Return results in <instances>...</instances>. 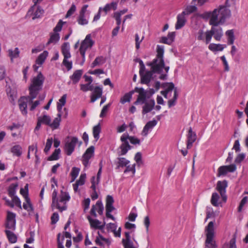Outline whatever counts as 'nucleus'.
Masks as SVG:
<instances>
[{
  "label": "nucleus",
  "mask_w": 248,
  "mask_h": 248,
  "mask_svg": "<svg viewBox=\"0 0 248 248\" xmlns=\"http://www.w3.org/2000/svg\"><path fill=\"white\" fill-rule=\"evenodd\" d=\"M157 54L155 58L152 62L147 63V65L151 67L150 71H147L140 75L141 83L148 84L150 83L154 73L160 74L159 78L161 80H166L167 78V73L170 67L165 66L164 60V47L163 46H157Z\"/></svg>",
  "instance_id": "nucleus-1"
},
{
  "label": "nucleus",
  "mask_w": 248,
  "mask_h": 248,
  "mask_svg": "<svg viewBox=\"0 0 248 248\" xmlns=\"http://www.w3.org/2000/svg\"><path fill=\"white\" fill-rule=\"evenodd\" d=\"M209 23L212 27L210 30H207L205 32L206 44L210 42L212 36L217 41H220L223 35L222 28L218 26L221 24L217 22L216 17L210 18Z\"/></svg>",
  "instance_id": "nucleus-2"
},
{
  "label": "nucleus",
  "mask_w": 248,
  "mask_h": 248,
  "mask_svg": "<svg viewBox=\"0 0 248 248\" xmlns=\"http://www.w3.org/2000/svg\"><path fill=\"white\" fill-rule=\"evenodd\" d=\"M120 140L122 144L119 148L120 151L118 152L119 156L126 155L127 152L132 149V147L130 145L129 142L134 145L140 144V140L134 136H130L127 133L123 134L121 137Z\"/></svg>",
  "instance_id": "nucleus-3"
},
{
  "label": "nucleus",
  "mask_w": 248,
  "mask_h": 248,
  "mask_svg": "<svg viewBox=\"0 0 248 248\" xmlns=\"http://www.w3.org/2000/svg\"><path fill=\"white\" fill-rule=\"evenodd\" d=\"M44 80L45 78L41 72L32 78L29 88L32 99L35 98L39 91L42 90Z\"/></svg>",
  "instance_id": "nucleus-4"
},
{
  "label": "nucleus",
  "mask_w": 248,
  "mask_h": 248,
  "mask_svg": "<svg viewBox=\"0 0 248 248\" xmlns=\"http://www.w3.org/2000/svg\"><path fill=\"white\" fill-rule=\"evenodd\" d=\"M231 15V11L225 6H220L218 9H215L212 13L210 18L216 17L217 22L223 24L226 19Z\"/></svg>",
  "instance_id": "nucleus-5"
},
{
  "label": "nucleus",
  "mask_w": 248,
  "mask_h": 248,
  "mask_svg": "<svg viewBox=\"0 0 248 248\" xmlns=\"http://www.w3.org/2000/svg\"><path fill=\"white\" fill-rule=\"evenodd\" d=\"M206 239L205 241V248H217V245L214 239L215 236L214 223L210 221L205 227Z\"/></svg>",
  "instance_id": "nucleus-6"
},
{
  "label": "nucleus",
  "mask_w": 248,
  "mask_h": 248,
  "mask_svg": "<svg viewBox=\"0 0 248 248\" xmlns=\"http://www.w3.org/2000/svg\"><path fill=\"white\" fill-rule=\"evenodd\" d=\"M94 43V42L91 39V35L90 34L87 35L78 50L82 57V60L79 63L80 65H82L85 62V54L86 49L91 48Z\"/></svg>",
  "instance_id": "nucleus-7"
},
{
  "label": "nucleus",
  "mask_w": 248,
  "mask_h": 248,
  "mask_svg": "<svg viewBox=\"0 0 248 248\" xmlns=\"http://www.w3.org/2000/svg\"><path fill=\"white\" fill-rule=\"evenodd\" d=\"M31 95L30 94L27 96H22L18 100V106L19 109L23 115H26L27 113V105L28 103H32V100Z\"/></svg>",
  "instance_id": "nucleus-8"
},
{
  "label": "nucleus",
  "mask_w": 248,
  "mask_h": 248,
  "mask_svg": "<svg viewBox=\"0 0 248 248\" xmlns=\"http://www.w3.org/2000/svg\"><path fill=\"white\" fill-rule=\"evenodd\" d=\"M78 141V139L76 137L68 138L66 140L64 150L66 154L68 155H71L74 151L76 143Z\"/></svg>",
  "instance_id": "nucleus-9"
},
{
  "label": "nucleus",
  "mask_w": 248,
  "mask_h": 248,
  "mask_svg": "<svg viewBox=\"0 0 248 248\" xmlns=\"http://www.w3.org/2000/svg\"><path fill=\"white\" fill-rule=\"evenodd\" d=\"M134 93H139L137 100L135 102V105L143 104L146 102L147 91L144 90L142 88L136 87L134 89Z\"/></svg>",
  "instance_id": "nucleus-10"
},
{
  "label": "nucleus",
  "mask_w": 248,
  "mask_h": 248,
  "mask_svg": "<svg viewBox=\"0 0 248 248\" xmlns=\"http://www.w3.org/2000/svg\"><path fill=\"white\" fill-rule=\"evenodd\" d=\"M103 211L104 206L102 202L101 201L98 200L97 201L95 205H93L92 206L90 213L91 216L96 217H97L96 211H97L100 215H102L103 213Z\"/></svg>",
  "instance_id": "nucleus-11"
},
{
  "label": "nucleus",
  "mask_w": 248,
  "mask_h": 248,
  "mask_svg": "<svg viewBox=\"0 0 248 248\" xmlns=\"http://www.w3.org/2000/svg\"><path fill=\"white\" fill-rule=\"evenodd\" d=\"M94 147L93 146H90L82 156V163L85 167L89 166V160L93 156L94 154Z\"/></svg>",
  "instance_id": "nucleus-12"
},
{
  "label": "nucleus",
  "mask_w": 248,
  "mask_h": 248,
  "mask_svg": "<svg viewBox=\"0 0 248 248\" xmlns=\"http://www.w3.org/2000/svg\"><path fill=\"white\" fill-rule=\"evenodd\" d=\"M87 219L89 221L91 227L95 229H100L102 230L105 226L106 222L104 221L103 224L99 220L96 219H93L90 216L87 217Z\"/></svg>",
  "instance_id": "nucleus-13"
},
{
  "label": "nucleus",
  "mask_w": 248,
  "mask_h": 248,
  "mask_svg": "<svg viewBox=\"0 0 248 248\" xmlns=\"http://www.w3.org/2000/svg\"><path fill=\"white\" fill-rule=\"evenodd\" d=\"M57 192L55 189L52 193V207H56L60 211L62 212L66 209V205H60V203L59 202V200L57 197Z\"/></svg>",
  "instance_id": "nucleus-14"
},
{
  "label": "nucleus",
  "mask_w": 248,
  "mask_h": 248,
  "mask_svg": "<svg viewBox=\"0 0 248 248\" xmlns=\"http://www.w3.org/2000/svg\"><path fill=\"white\" fill-rule=\"evenodd\" d=\"M124 234L125 238L122 239V243L124 248H138L134 246V243L131 240L130 232H126Z\"/></svg>",
  "instance_id": "nucleus-15"
},
{
  "label": "nucleus",
  "mask_w": 248,
  "mask_h": 248,
  "mask_svg": "<svg viewBox=\"0 0 248 248\" xmlns=\"http://www.w3.org/2000/svg\"><path fill=\"white\" fill-rule=\"evenodd\" d=\"M196 134L193 132L192 128L190 127L187 135V149H190L192 147L193 143L196 140Z\"/></svg>",
  "instance_id": "nucleus-16"
},
{
  "label": "nucleus",
  "mask_w": 248,
  "mask_h": 248,
  "mask_svg": "<svg viewBox=\"0 0 248 248\" xmlns=\"http://www.w3.org/2000/svg\"><path fill=\"white\" fill-rule=\"evenodd\" d=\"M157 122L155 120L149 121L146 123L143 127L141 132V135L143 136L146 137L149 131L151 130L154 126L157 124Z\"/></svg>",
  "instance_id": "nucleus-17"
},
{
  "label": "nucleus",
  "mask_w": 248,
  "mask_h": 248,
  "mask_svg": "<svg viewBox=\"0 0 248 248\" xmlns=\"http://www.w3.org/2000/svg\"><path fill=\"white\" fill-rule=\"evenodd\" d=\"M186 12H183L181 14L177 16V22L175 24V29L179 30L181 29L186 24V19L185 18Z\"/></svg>",
  "instance_id": "nucleus-18"
},
{
  "label": "nucleus",
  "mask_w": 248,
  "mask_h": 248,
  "mask_svg": "<svg viewBox=\"0 0 248 248\" xmlns=\"http://www.w3.org/2000/svg\"><path fill=\"white\" fill-rule=\"evenodd\" d=\"M102 94V88L96 86L94 87L93 92L91 96V102H94L97 99L101 97Z\"/></svg>",
  "instance_id": "nucleus-19"
},
{
  "label": "nucleus",
  "mask_w": 248,
  "mask_h": 248,
  "mask_svg": "<svg viewBox=\"0 0 248 248\" xmlns=\"http://www.w3.org/2000/svg\"><path fill=\"white\" fill-rule=\"evenodd\" d=\"M228 186L227 181L224 180L223 181H218L217 184L216 189L218 191L220 194L226 193V188Z\"/></svg>",
  "instance_id": "nucleus-20"
},
{
  "label": "nucleus",
  "mask_w": 248,
  "mask_h": 248,
  "mask_svg": "<svg viewBox=\"0 0 248 248\" xmlns=\"http://www.w3.org/2000/svg\"><path fill=\"white\" fill-rule=\"evenodd\" d=\"M144 105L142 107V114L144 115L150 112L154 108L155 102L154 100H151L149 102H145Z\"/></svg>",
  "instance_id": "nucleus-21"
},
{
  "label": "nucleus",
  "mask_w": 248,
  "mask_h": 248,
  "mask_svg": "<svg viewBox=\"0 0 248 248\" xmlns=\"http://www.w3.org/2000/svg\"><path fill=\"white\" fill-rule=\"evenodd\" d=\"M69 50V44L67 42L64 43L62 46V51L65 58H69L71 57V54L70 53Z\"/></svg>",
  "instance_id": "nucleus-22"
},
{
  "label": "nucleus",
  "mask_w": 248,
  "mask_h": 248,
  "mask_svg": "<svg viewBox=\"0 0 248 248\" xmlns=\"http://www.w3.org/2000/svg\"><path fill=\"white\" fill-rule=\"evenodd\" d=\"M90 12H87L86 15H79L78 16V24L81 25H87L88 23Z\"/></svg>",
  "instance_id": "nucleus-23"
},
{
  "label": "nucleus",
  "mask_w": 248,
  "mask_h": 248,
  "mask_svg": "<svg viewBox=\"0 0 248 248\" xmlns=\"http://www.w3.org/2000/svg\"><path fill=\"white\" fill-rule=\"evenodd\" d=\"M106 59L103 56L96 57L91 64V67L94 68L96 66H100L105 63Z\"/></svg>",
  "instance_id": "nucleus-24"
},
{
  "label": "nucleus",
  "mask_w": 248,
  "mask_h": 248,
  "mask_svg": "<svg viewBox=\"0 0 248 248\" xmlns=\"http://www.w3.org/2000/svg\"><path fill=\"white\" fill-rule=\"evenodd\" d=\"M69 199L70 196L68 193L61 190V197L59 200L60 205H61V204H62V205H65L66 202L68 201Z\"/></svg>",
  "instance_id": "nucleus-25"
},
{
  "label": "nucleus",
  "mask_w": 248,
  "mask_h": 248,
  "mask_svg": "<svg viewBox=\"0 0 248 248\" xmlns=\"http://www.w3.org/2000/svg\"><path fill=\"white\" fill-rule=\"evenodd\" d=\"M224 46L221 44H216L214 43L210 44L208 46V48L212 51H222L224 48Z\"/></svg>",
  "instance_id": "nucleus-26"
},
{
  "label": "nucleus",
  "mask_w": 248,
  "mask_h": 248,
  "mask_svg": "<svg viewBox=\"0 0 248 248\" xmlns=\"http://www.w3.org/2000/svg\"><path fill=\"white\" fill-rule=\"evenodd\" d=\"M8 56L10 57V59L12 62H13V59L17 58L19 56L20 51L17 47L15 48L13 50L12 49H9Z\"/></svg>",
  "instance_id": "nucleus-27"
},
{
  "label": "nucleus",
  "mask_w": 248,
  "mask_h": 248,
  "mask_svg": "<svg viewBox=\"0 0 248 248\" xmlns=\"http://www.w3.org/2000/svg\"><path fill=\"white\" fill-rule=\"evenodd\" d=\"M48 54V52L46 50L40 54L36 60V63L39 65L42 64L47 57Z\"/></svg>",
  "instance_id": "nucleus-28"
},
{
  "label": "nucleus",
  "mask_w": 248,
  "mask_h": 248,
  "mask_svg": "<svg viewBox=\"0 0 248 248\" xmlns=\"http://www.w3.org/2000/svg\"><path fill=\"white\" fill-rule=\"evenodd\" d=\"M5 232L9 242L11 243H15L17 241L16 235L12 232L6 230Z\"/></svg>",
  "instance_id": "nucleus-29"
},
{
  "label": "nucleus",
  "mask_w": 248,
  "mask_h": 248,
  "mask_svg": "<svg viewBox=\"0 0 248 248\" xmlns=\"http://www.w3.org/2000/svg\"><path fill=\"white\" fill-rule=\"evenodd\" d=\"M127 9H124L121 10L120 12H115L114 13V17L116 21L117 24H121V16L127 12Z\"/></svg>",
  "instance_id": "nucleus-30"
},
{
  "label": "nucleus",
  "mask_w": 248,
  "mask_h": 248,
  "mask_svg": "<svg viewBox=\"0 0 248 248\" xmlns=\"http://www.w3.org/2000/svg\"><path fill=\"white\" fill-rule=\"evenodd\" d=\"M118 161L117 162V166L116 169H119L121 167H124L126 166L130 161L127 160L124 157H118L117 158Z\"/></svg>",
  "instance_id": "nucleus-31"
},
{
  "label": "nucleus",
  "mask_w": 248,
  "mask_h": 248,
  "mask_svg": "<svg viewBox=\"0 0 248 248\" xmlns=\"http://www.w3.org/2000/svg\"><path fill=\"white\" fill-rule=\"evenodd\" d=\"M61 113L59 112L57 114V117L54 119L53 122L50 124L49 126L53 129H57L60 125L61 121Z\"/></svg>",
  "instance_id": "nucleus-32"
},
{
  "label": "nucleus",
  "mask_w": 248,
  "mask_h": 248,
  "mask_svg": "<svg viewBox=\"0 0 248 248\" xmlns=\"http://www.w3.org/2000/svg\"><path fill=\"white\" fill-rule=\"evenodd\" d=\"M92 186L91 188L93 190V192L91 195L93 200H95L98 198V194L96 191V184L95 182V177L93 176L91 181Z\"/></svg>",
  "instance_id": "nucleus-33"
},
{
  "label": "nucleus",
  "mask_w": 248,
  "mask_h": 248,
  "mask_svg": "<svg viewBox=\"0 0 248 248\" xmlns=\"http://www.w3.org/2000/svg\"><path fill=\"white\" fill-rule=\"evenodd\" d=\"M134 93V91H131L128 93H125L120 100V102L122 104H124L126 102H130L132 94Z\"/></svg>",
  "instance_id": "nucleus-34"
},
{
  "label": "nucleus",
  "mask_w": 248,
  "mask_h": 248,
  "mask_svg": "<svg viewBox=\"0 0 248 248\" xmlns=\"http://www.w3.org/2000/svg\"><path fill=\"white\" fill-rule=\"evenodd\" d=\"M18 186V184L17 183L16 184H12L8 187V195L11 198L14 197L15 196V194L16 193V189Z\"/></svg>",
  "instance_id": "nucleus-35"
},
{
  "label": "nucleus",
  "mask_w": 248,
  "mask_h": 248,
  "mask_svg": "<svg viewBox=\"0 0 248 248\" xmlns=\"http://www.w3.org/2000/svg\"><path fill=\"white\" fill-rule=\"evenodd\" d=\"M11 152L17 156H20L22 155V148L19 145H16L11 149Z\"/></svg>",
  "instance_id": "nucleus-36"
},
{
  "label": "nucleus",
  "mask_w": 248,
  "mask_h": 248,
  "mask_svg": "<svg viewBox=\"0 0 248 248\" xmlns=\"http://www.w3.org/2000/svg\"><path fill=\"white\" fill-rule=\"evenodd\" d=\"M60 39L59 34L58 33H53L51 35L50 37L46 43V45H48L50 44H55Z\"/></svg>",
  "instance_id": "nucleus-37"
},
{
  "label": "nucleus",
  "mask_w": 248,
  "mask_h": 248,
  "mask_svg": "<svg viewBox=\"0 0 248 248\" xmlns=\"http://www.w3.org/2000/svg\"><path fill=\"white\" fill-rule=\"evenodd\" d=\"M66 94H63L61 98L59 99V102L57 104V109L59 112H61L62 110V107L66 103Z\"/></svg>",
  "instance_id": "nucleus-38"
},
{
  "label": "nucleus",
  "mask_w": 248,
  "mask_h": 248,
  "mask_svg": "<svg viewBox=\"0 0 248 248\" xmlns=\"http://www.w3.org/2000/svg\"><path fill=\"white\" fill-rule=\"evenodd\" d=\"M178 94L177 93V89H175L174 91L173 97L171 99L168 101V106L169 108H171L175 105L177 99L178 98Z\"/></svg>",
  "instance_id": "nucleus-39"
},
{
  "label": "nucleus",
  "mask_w": 248,
  "mask_h": 248,
  "mask_svg": "<svg viewBox=\"0 0 248 248\" xmlns=\"http://www.w3.org/2000/svg\"><path fill=\"white\" fill-rule=\"evenodd\" d=\"M219 199V195L216 193H213L211 199V204L216 207H217L219 205V203L218 202V201Z\"/></svg>",
  "instance_id": "nucleus-40"
},
{
  "label": "nucleus",
  "mask_w": 248,
  "mask_h": 248,
  "mask_svg": "<svg viewBox=\"0 0 248 248\" xmlns=\"http://www.w3.org/2000/svg\"><path fill=\"white\" fill-rule=\"evenodd\" d=\"M101 132V126L99 124L94 126L93 128V135L96 140L99 138V134Z\"/></svg>",
  "instance_id": "nucleus-41"
},
{
  "label": "nucleus",
  "mask_w": 248,
  "mask_h": 248,
  "mask_svg": "<svg viewBox=\"0 0 248 248\" xmlns=\"http://www.w3.org/2000/svg\"><path fill=\"white\" fill-rule=\"evenodd\" d=\"M226 35L228 36V44L232 45L234 41V33L232 30H228L226 32Z\"/></svg>",
  "instance_id": "nucleus-42"
},
{
  "label": "nucleus",
  "mask_w": 248,
  "mask_h": 248,
  "mask_svg": "<svg viewBox=\"0 0 248 248\" xmlns=\"http://www.w3.org/2000/svg\"><path fill=\"white\" fill-rule=\"evenodd\" d=\"M162 87L165 89V91L167 93H169L170 92L172 91L173 89H176L174 87V85L172 82H167L163 83L162 85Z\"/></svg>",
  "instance_id": "nucleus-43"
},
{
  "label": "nucleus",
  "mask_w": 248,
  "mask_h": 248,
  "mask_svg": "<svg viewBox=\"0 0 248 248\" xmlns=\"http://www.w3.org/2000/svg\"><path fill=\"white\" fill-rule=\"evenodd\" d=\"M20 193L24 197L26 202H28L30 199L28 196V184H26L24 188L20 189Z\"/></svg>",
  "instance_id": "nucleus-44"
},
{
  "label": "nucleus",
  "mask_w": 248,
  "mask_h": 248,
  "mask_svg": "<svg viewBox=\"0 0 248 248\" xmlns=\"http://www.w3.org/2000/svg\"><path fill=\"white\" fill-rule=\"evenodd\" d=\"M78 177V168L73 167L70 173V183L74 182Z\"/></svg>",
  "instance_id": "nucleus-45"
},
{
  "label": "nucleus",
  "mask_w": 248,
  "mask_h": 248,
  "mask_svg": "<svg viewBox=\"0 0 248 248\" xmlns=\"http://www.w3.org/2000/svg\"><path fill=\"white\" fill-rule=\"evenodd\" d=\"M43 14L44 10L40 7H37L33 14L32 19L34 20L36 18H40L43 15Z\"/></svg>",
  "instance_id": "nucleus-46"
},
{
  "label": "nucleus",
  "mask_w": 248,
  "mask_h": 248,
  "mask_svg": "<svg viewBox=\"0 0 248 248\" xmlns=\"http://www.w3.org/2000/svg\"><path fill=\"white\" fill-rule=\"evenodd\" d=\"M61 150L60 149H56L52 154L48 157V160H58L59 158V155H60Z\"/></svg>",
  "instance_id": "nucleus-47"
},
{
  "label": "nucleus",
  "mask_w": 248,
  "mask_h": 248,
  "mask_svg": "<svg viewBox=\"0 0 248 248\" xmlns=\"http://www.w3.org/2000/svg\"><path fill=\"white\" fill-rule=\"evenodd\" d=\"M26 203H24L23 204V207L24 209L27 210L28 212H31L33 211V208L32 205L31 204L30 199H29V201L26 202Z\"/></svg>",
  "instance_id": "nucleus-48"
},
{
  "label": "nucleus",
  "mask_w": 248,
  "mask_h": 248,
  "mask_svg": "<svg viewBox=\"0 0 248 248\" xmlns=\"http://www.w3.org/2000/svg\"><path fill=\"white\" fill-rule=\"evenodd\" d=\"M227 174V172L224 166L219 167L217 170V176H225Z\"/></svg>",
  "instance_id": "nucleus-49"
},
{
  "label": "nucleus",
  "mask_w": 248,
  "mask_h": 248,
  "mask_svg": "<svg viewBox=\"0 0 248 248\" xmlns=\"http://www.w3.org/2000/svg\"><path fill=\"white\" fill-rule=\"evenodd\" d=\"M39 120L43 123L49 125L51 122L50 117L47 115H44L43 117H39Z\"/></svg>",
  "instance_id": "nucleus-50"
},
{
  "label": "nucleus",
  "mask_w": 248,
  "mask_h": 248,
  "mask_svg": "<svg viewBox=\"0 0 248 248\" xmlns=\"http://www.w3.org/2000/svg\"><path fill=\"white\" fill-rule=\"evenodd\" d=\"M16 221L6 220V222L5 224V227L6 228H7L8 229H11L12 230H15L16 229Z\"/></svg>",
  "instance_id": "nucleus-51"
},
{
  "label": "nucleus",
  "mask_w": 248,
  "mask_h": 248,
  "mask_svg": "<svg viewBox=\"0 0 248 248\" xmlns=\"http://www.w3.org/2000/svg\"><path fill=\"white\" fill-rule=\"evenodd\" d=\"M126 168L124 170V173H126L128 172L131 171L133 174H134L136 171L135 170V164H133L132 165H126L125 166Z\"/></svg>",
  "instance_id": "nucleus-52"
},
{
  "label": "nucleus",
  "mask_w": 248,
  "mask_h": 248,
  "mask_svg": "<svg viewBox=\"0 0 248 248\" xmlns=\"http://www.w3.org/2000/svg\"><path fill=\"white\" fill-rule=\"evenodd\" d=\"M53 142V139L52 138L48 139L46 140L45 148L44 149V152L47 153L50 150L52 144Z\"/></svg>",
  "instance_id": "nucleus-53"
},
{
  "label": "nucleus",
  "mask_w": 248,
  "mask_h": 248,
  "mask_svg": "<svg viewBox=\"0 0 248 248\" xmlns=\"http://www.w3.org/2000/svg\"><path fill=\"white\" fill-rule=\"evenodd\" d=\"M110 106V104L109 103L105 106H104L101 110V112L100 114V118H103L106 115V113Z\"/></svg>",
  "instance_id": "nucleus-54"
},
{
  "label": "nucleus",
  "mask_w": 248,
  "mask_h": 248,
  "mask_svg": "<svg viewBox=\"0 0 248 248\" xmlns=\"http://www.w3.org/2000/svg\"><path fill=\"white\" fill-rule=\"evenodd\" d=\"M70 78L71 81H70L68 82V84H70L71 82L73 84H76L78 82V70H76L72 76L70 77Z\"/></svg>",
  "instance_id": "nucleus-55"
},
{
  "label": "nucleus",
  "mask_w": 248,
  "mask_h": 248,
  "mask_svg": "<svg viewBox=\"0 0 248 248\" xmlns=\"http://www.w3.org/2000/svg\"><path fill=\"white\" fill-rule=\"evenodd\" d=\"M205 33L202 30H200L197 32V38L199 41H205V38H204Z\"/></svg>",
  "instance_id": "nucleus-56"
},
{
  "label": "nucleus",
  "mask_w": 248,
  "mask_h": 248,
  "mask_svg": "<svg viewBox=\"0 0 248 248\" xmlns=\"http://www.w3.org/2000/svg\"><path fill=\"white\" fill-rule=\"evenodd\" d=\"M12 202H13L14 205H16L20 209H22L21 201L18 197L14 196L12 197Z\"/></svg>",
  "instance_id": "nucleus-57"
},
{
  "label": "nucleus",
  "mask_w": 248,
  "mask_h": 248,
  "mask_svg": "<svg viewBox=\"0 0 248 248\" xmlns=\"http://www.w3.org/2000/svg\"><path fill=\"white\" fill-rule=\"evenodd\" d=\"M226 171L228 172H233L235 171L236 167L235 164H231L228 166H224Z\"/></svg>",
  "instance_id": "nucleus-58"
},
{
  "label": "nucleus",
  "mask_w": 248,
  "mask_h": 248,
  "mask_svg": "<svg viewBox=\"0 0 248 248\" xmlns=\"http://www.w3.org/2000/svg\"><path fill=\"white\" fill-rule=\"evenodd\" d=\"M67 59L68 58H65V57H64L62 64L67 68L68 70H70L72 68V62L68 61L67 60Z\"/></svg>",
  "instance_id": "nucleus-59"
},
{
  "label": "nucleus",
  "mask_w": 248,
  "mask_h": 248,
  "mask_svg": "<svg viewBox=\"0 0 248 248\" xmlns=\"http://www.w3.org/2000/svg\"><path fill=\"white\" fill-rule=\"evenodd\" d=\"M236 239L235 237H233L231 239L230 241L229 244H225L224 245L225 247V246H228L229 248H236Z\"/></svg>",
  "instance_id": "nucleus-60"
},
{
  "label": "nucleus",
  "mask_w": 248,
  "mask_h": 248,
  "mask_svg": "<svg viewBox=\"0 0 248 248\" xmlns=\"http://www.w3.org/2000/svg\"><path fill=\"white\" fill-rule=\"evenodd\" d=\"M247 201H248V198H247V197H244L242 199V200L240 202V204L239 205V207L238 208V211L239 212H240L242 211L243 206L246 203Z\"/></svg>",
  "instance_id": "nucleus-61"
},
{
  "label": "nucleus",
  "mask_w": 248,
  "mask_h": 248,
  "mask_svg": "<svg viewBox=\"0 0 248 248\" xmlns=\"http://www.w3.org/2000/svg\"><path fill=\"white\" fill-rule=\"evenodd\" d=\"M197 8L195 6H189L186 8V11L184 12H186V15H189L195 12L197 10Z\"/></svg>",
  "instance_id": "nucleus-62"
},
{
  "label": "nucleus",
  "mask_w": 248,
  "mask_h": 248,
  "mask_svg": "<svg viewBox=\"0 0 248 248\" xmlns=\"http://www.w3.org/2000/svg\"><path fill=\"white\" fill-rule=\"evenodd\" d=\"M6 220L16 221V214L10 211H7Z\"/></svg>",
  "instance_id": "nucleus-63"
},
{
  "label": "nucleus",
  "mask_w": 248,
  "mask_h": 248,
  "mask_svg": "<svg viewBox=\"0 0 248 248\" xmlns=\"http://www.w3.org/2000/svg\"><path fill=\"white\" fill-rule=\"evenodd\" d=\"M86 179V173H82L78 179V186H82L85 184Z\"/></svg>",
  "instance_id": "nucleus-64"
}]
</instances>
